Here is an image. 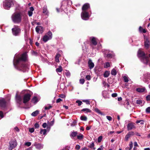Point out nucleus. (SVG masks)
<instances>
[{
	"instance_id": "1",
	"label": "nucleus",
	"mask_w": 150,
	"mask_h": 150,
	"mask_svg": "<svg viewBox=\"0 0 150 150\" xmlns=\"http://www.w3.org/2000/svg\"><path fill=\"white\" fill-rule=\"evenodd\" d=\"M27 58L26 53L23 54L20 58L16 54L15 55L13 60V64L15 67L18 70L25 72L28 71L29 69L28 65L24 62Z\"/></svg>"
},
{
	"instance_id": "2",
	"label": "nucleus",
	"mask_w": 150,
	"mask_h": 150,
	"mask_svg": "<svg viewBox=\"0 0 150 150\" xmlns=\"http://www.w3.org/2000/svg\"><path fill=\"white\" fill-rule=\"evenodd\" d=\"M22 14L21 13H15L11 16L13 22L15 23H19L22 21Z\"/></svg>"
},
{
	"instance_id": "3",
	"label": "nucleus",
	"mask_w": 150,
	"mask_h": 150,
	"mask_svg": "<svg viewBox=\"0 0 150 150\" xmlns=\"http://www.w3.org/2000/svg\"><path fill=\"white\" fill-rule=\"evenodd\" d=\"M52 38V33L51 32L49 31L43 36L42 40L44 42H46L48 40L51 39Z\"/></svg>"
},
{
	"instance_id": "4",
	"label": "nucleus",
	"mask_w": 150,
	"mask_h": 150,
	"mask_svg": "<svg viewBox=\"0 0 150 150\" xmlns=\"http://www.w3.org/2000/svg\"><path fill=\"white\" fill-rule=\"evenodd\" d=\"M13 1L11 0H6L3 3V7L5 9H8L13 5Z\"/></svg>"
},
{
	"instance_id": "5",
	"label": "nucleus",
	"mask_w": 150,
	"mask_h": 150,
	"mask_svg": "<svg viewBox=\"0 0 150 150\" xmlns=\"http://www.w3.org/2000/svg\"><path fill=\"white\" fill-rule=\"evenodd\" d=\"M12 30L13 34L15 36L18 35L21 32V29L18 26H14Z\"/></svg>"
},
{
	"instance_id": "6",
	"label": "nucleus",
	"mask_w": 150,
	"mask_h": 150,
	"mask_svg": "<svg viewBox=\"0 0 150 150\" xmlns=\"http://www.w3.org/2000/svg\"><path fill=\"white\" fill-rule=\"evenodd\" d=\"M17 145V142L16 140H13L10 142L8 149L11 150L15 148Z\"/></svg>"
},
{
	"instance_id": "7",
	"label": "nucleus",
	"mask_w": 150,
	"mask_h": 150,
	"mask_svg": "<svg viewBox=\"0 0 150 150\" xmlns=\"http://www.w3.org/2000/svg\"><path fill=\"white\" fill-rule=\"evenodd\" d=\"M82 18L85 20H88L90 16L88 12L87 11H83L82 12L81 15Z\"/></svg>"
},
{
	"instance_id": "8",
	"label": "nucleus",
	"mask_w": 150,
	"mask_h": 150,
	"mask_svg": "<svg viewBox=\"0 0 150 150\" xmlns=\"http://www.w3.org/2000/svg\"><path fill=\"white\" fill-rule=\"evenodd\" d=\"M71 2L70 1H63L62 3L61 7L62 9L66 7L67 5H71Z\"/></svg>"
},
{
	"instance_id": "9",
	"label": "nucleus",
	"mask_w": 150,
	"mask_h": 150,
	"mask_svg": "<svg viewBox=\"0 0 150 150\" xmlns=\"http://www.w3.org/2000/svg\"><path fill=\"white\" fill-rule=\"evenodd\" d=\"M31 95L29 93L25 94L23 97V103H25L28 102L30 99Z\"/></svg>"
},
{
	"instance_id": "10",
	"label": "nucleus",
	"mask_w": 150,
	"mask_h": 150,
	"mask_svg": "<svg viewBox=\"0 0 150 150\" xmlns=\"http://www.w3.org/2000/svg\"><path fill=\"white\" fill-rule=\"evenodd\" d=\"M136 128V126L134 124L132 123H129L127 125V129L128 131L131 130L132 129H135Z\"/></svg>"
},
{
	"instance_id": "11",
	"label": "nucleus",
	"mask_w": 150,
	"mask_h": 150,
	"mask_svg": "<svg viewBox=\"0 0 150 150\" xmlns=\"http://www.w3.org/2000/svg\"><path fill=\"white\" fill-rule=\"evenodd\" d=\"M149 58L145 55L144 57L140 59L141 62L145 64H147L149 61Z\"/></svg>"
},
{
	"instance_id": "12",
	"label": "nucleus",
	"mask_w": 150,
	"mask_h": 150,
	"mask_svg": "<svg viewBox=\"0 0 150 150\" xmlns=\"http://www.w3.org/2000/svg\"><path fill=\"white\" fill-rule=\"evenodd\" d=\"M35 30L38 33H42L43 31V28L41 26H38L36 27Z\"/></svg>"
},
{
	"instance_id": "13",
	"label": "nucleus",
	"mask_w": 150,
	"mask_h": 150,
	"mask_svg": "<svg viewBox=\"0 0 150 150\" xmlns=\"http://www.w3.org/2000/svg\"><path fill=\"white\" fill-rule=\"evenodd\" d=\"M134 134V132H129L125 136V140L126 141H128L129 138L131 136H133Z\"/></svg>"
},
{
	"instance_id": "14",
	"label": "nucleus",
	"mask_w": 150,
	"mask_h": 150,
	"mask_svg": "<svg viewBox=\"0 0 150 150\" xmlns=\"http://www.w3.org/2000/svg\"><path fill=\"white\" fill-rule=\"evenodd\" d=\"M16 101L17 103L19 104H21L22 103V98L20 96H18L17 93H16Z\"/></svg>"
},
{
	"instance_id": "15",
	"label": "nucleus",
	"mask_w": 150,
	"mask_h": 150,
	"mask_svg": "<svg viewBox=\"0 0 150 150\" xmlns=\"http://www.w3.org/2000/svg\"><path fill=\"white\" fill-rule=\"evenodd\" d=\"M145 55L144 53L142 51L141 49H139L138 52V57L141 58H142Z\"/></svg>"
},
{
	"instance_id": "16",
	"label": "nucleus",
	"mask_w": 150,
	"mask_h": 150,
	"mask_svg": "<svg viewBox=\"0 0 150 150\" xmlns=\"http://www.w3.org/2000/svg\"><path fill=\"white\" fill-rule=\"evenodd\" d=\"M90 7L89 4L88 3H86L83 5L82 8V11H87V10Z\"/></svg>"
},
{
	"instance_id": "17",
	"label": "nucleus",
	"mask_w": 150,
	"mask_h": 150,
	"mask_svg": "<svg viewBox=\"0 0 150 150\" xmlns=\"http://www.w3.org/2000/svg\"><path fill=\"white\" fill-rule=\"evenodd\" d=\"M88 65L90 69H91L93 68L94 66V63L92 62L91 59H89L88 61Z\"/></svg>"
},
{
	"instance_id": "18",
	"label": "nucleus",
	"mask_w": 150,
	"mask_h": 150,
	"mask_svg": "<svg viewBox=\"0 0 150 150\" xmlns=\"http://www.w3.org/2000/svg\"><path fill=\"white\" fill-rule=\"evenodd\" d=\"M6 102L4 100H0V106L2 108H4L6 106Z\"/></svg>"
},
{
	"instance_id": "19",
	"label": "nucleus",
	"mask_w": 150,
	"mask_h": 150,
	"mask_svg": "<svg viewBox=\"0 0 150 150\" xmlns=\"http://www.w3.org/2000/svg\"><path fill=\"white\" fill-rule=\"evenodd\" d=\"M34 10V8L32 7H31L30 8V10L28 11V16H31L33 14V12Z\"/></svg>"
},
{
	"instance_id": "20",
	"label": "nucleus",
	"mask_w": 150,
	"mask_h": 150,
	"mask_svg": "<svg viewBox=\"0 0 150 150\" xmlns=\"http://www.w3.org/2000/svg\"><path fill=\"white\" fill-rule=\"evenodd\" d=\"M144 45L146 47L148 48L149 45V42L147 38L146 39L144 42Z\"/></svg>"
},
{
	"instance_id": "21",
	"label": "nucleus",
	"mask_w": 150,
	"mask_h": 150,
	"mask_svg": "<svg viewBox=\"0 0 150 150\" xmlns=\"http://www.w3.org/2000/svg\"><path fill=\"white\" fill-rule=\"evenodd\" d=\"M35 146L36 148L38 149H40L43 148V145L40 144H35L34 145Z\"/></svg>"
},
{
	"instance_id": "22",
	"label": "nucleus",
	"mask_w": 150,
	"mask_h": 150,
	"mask_svg": "<svg viewBox=\"0 0 150 150\" xmlns=\"http://www.w3.org/2000/svg\"><path fill=\"white\" fill-rule=\"evenodd\" d=\"M91 38V42L93 45H96L97 44V42L96 41V39L94 37Z\"/></svg>"
},
{
	"instance_id": "23",
	"label": "nucleus",
	"mask_w": 150,
	"mask_h": 150,
	"mask_svg": "<svg viewBox=\"0 0 150 150\" xmlns=\"http://www.w3.org/2000/svg\"><path fill=\"white\" fill-rule=\"evenodd\" d=\"M43 12L46 15H48V12L47 10L46 6H44L43 9Z\"/></svg>"
},
{
	"instance_id": "24",
	"label": "nucleus",
	"mask_w": 150,
	"mask_h": 150,
	"mask_svg": "<svg viewBox=\"0 0 150 150\" xmlns=\"http://www.w3.org/2000/svg\"><path fill=\"white\" fill-rule=\"evenodd\" d=\"M77 134V132H73L70 134V136L72 138H74L76 136Z\"/></svg>"
},
{
	"instance_id": "25",
	"label": "nucleus",
	"mask_w": 150,
	"mask_h": 150,
	"mask_svg": "<svg viewBox=\"0 0 150 150\" xmlns=\"http://www.w3.org/2000/svg\"><path fill=\"white\" fill-rule=\"evenodd\" d=\"M32 102L34 103H36L38 101V99L36 96H34L32 99Z\"/></svg>"
},
{
	"instance_id": "26",
	"label": "nucleus",
	"mask_w": 150,
	"mask_h": 150,
	"mask_svg": "<svg viewBox=\"0 0 150 150\" xmlns=\"http://www.w3.org/2000/svg\"><path fill=\"white\" fill-rule=\"evenodd\" d=\"M108 51L107 50H106L104 52V54L105 55V56L108 57H112V54H108L107 53Z\"/></svg>"
},
{
	"instance_id": "27",
	"label": "nucleus",
	"mask_w": 150,
	"mask_h": 150,
	"mask_svg": "<svg viewBox=\"0 0 150 150\" xmlns=\"http://www.w3.org/2000/svg\"><path fill=\"white\" fill-rule=\"evenodd\" d=\"M81 111L84 112L85 113L91 112V110L87 108H83L81 110Z\"/></svg>"
},
{
	"instance_id": "28",
	"label": "nucleus",
	"mask_w": 150,
	"mask_h": 150,
	"mask_svg": "<svg viewBox=\"0 0 150 150\" xmlns=\"http://www.w3.org/2000/svg\"><path fill=\"white\" fill-rule=\"evenodd\" d=\"M145 88H138L136 89V91L140 93H142L145 91Z\"/></svg>"
},
{
	"instance_id": "29",
	"label": "nucleus",
	"mask_w": 150,
	"mask_h": 150,
	"mask_svg": "<svg viewBox=\"0 0 150 150\" xmlns=\"http://www.w3.org/2000/svg\"><path fill=\"white\" fill-rule=\"evenodd\" d=\"M63 70V69L62 67L61 66H59L58 67V68L56 69V71L57 73L61 72Z\"/></svg>"
},
{
	"instance_id": "30",
	"label": "nucleus",
	"mask_w": 150,
	"mask_h": 150,
	"mask_svg": "<svg viewBox=\"0 0 150 150\" xmlns=\"http://www.w3.org/2000/svg\"><path fill=\"white\" fill-rule=\"evenodd\" d=\"M47 132V130L46 129H40V134H43L45 135Z\"/></svg>"
},
{
	"instance_id": "31",
	"label": "nucleus",
	"mask_w": 150,
	"mask_h": 150,
	"mask_svg": "<svg viewBox=\"0 0 150 150\" xmlns=\"http://www.w3.org/2000/svg\"><path fill=\"white\" fill-rule=\"evenodd\" d=\"M60 55L59 54H57L55 57V61L57 62H59V58L60 57Z\"/></svg>"
},
{
	"instance_id": "32",
	"label": "nucleus",
	"mask_w": 150,
	"mask_h": 150,
	"mask_svg": "<svg viewBox=\"0 0 150 150\" xmlns=\"http://www.w3.org/2000/svg\"><path fill=\"white\" fill-rule=\"evenodd\" d=\"M144 76L145 78L147 79H150V74L148 73H146L144 75Z\"/></svg>"
},
{
	"instance_id": "33",
	"label": "nucleus",
	"mask_w": 150,
	"mask_h": 150,
	"mask_svg": "<svg viewBox=\"0 0 150 150\" xmlns=\"http://www.w3.org/2000/svg\"><path fill=\"white\" fill-rule=\"evenodd\" d=\"M39 111L38 110H37L33 112L32 114L31 115L33 116H36L39 114Z\"/></svg>"
},
{
	"instance_id": "34",
	"label": "nucleus",
	"mask_w": 150,
	"mask_h": 150,
	"mask_svg": "<svg viewBox=\"0 0 150 150\" xmlns=\"http://www.w3.org/2000/svg\"><path fill=\"white\" fill-rule=\"evenodd\" d=\"M139 30L140 32H142L145 33L146 32V31L145 29H143L141 26H140L139 28Z\"/></svg>"
},
{
	"instance_id": "35",
	"label": "nucleus",
	"mask_w": 150,
	"mask_h": 150,
	"mask_svg": "<svg viewBox=\"0 0 150 150\" xmlns=\"http://www.w3.org/2000/svg\"><path fill=\"white\" fill-rule=\"evenodd\" d=\"M110 74V72L108 71H106L103 74L104 76L105 77H107Z\"/></svg>"
},
{
	"instance_id": "36",
	"label": "nucleus",
	"mask_w": 150,
	"mask_h": 150,
	"mask_svg": "<svg viewBox=\"0 0 150 150\" xmlns=\"http://www.w3.org/2000/svg\"><path fill=\"white\" fill-rule=\"evenodd\" d=\"M95 112H97V113L100 114L101 115H103V114L102 112H101L100 110L97 108H95Z\"/></svg>"
},
{
	"instance_id": "37",
	"label": "nucleus",
	"mask_w": 150,
	"mask_h": 150,
	"mask_svg": "<svg viewBox=\"0 0 150 150\" xmlns=\"http://www.w3.org/2000/svg\"><path fill=\"white\" fill-rule=\"evenodd\" d=\"M111 74L112 75H116L117 74V72L116 70L114 69H113L111 71Z\"/></svg>"
},
{
	"instance_id": "38",
	"label": "nucleus",
	"mask_w": 150,
	"mask_h": 150,
	"mask_svg": "<svg viewBox=\"0 0 150 150\" xmlns=\"http://www.w3.org/2000/svg\"><path fill=\"white\" fill-rule=\"evenodd\" d=\"M83 137V135L81 134L77 136V138L78 139L80 140H81Z\"/></svg>"
},
{
	"instance_id": "39",
	"label": "nucleus",
	"mask_w": 150,
	"mask_h": 150,
	"mask_svg": "<svg viewBox=\"0 0 150 150\" xmlns=\"http://www.w3.org/2000/svg\"><path fill=\"white\" fill-rule=\"evenodd\" d=\"M123 79L125 82H127L129 81V78L127 76H125L123 77Z\"/></svg>"
},
{
	"instance_id": "40",
	"label": "nucleus",
	"mask_w": 150,
	"mask_h": 150,
	"mask_svg": "<svg viewBox=\"0 0 150 150\" xmlns=\"http://www.w3.org/2000/svg\"><path fill=\"white\" fill-rule=\"evenodd\" d=\"M81 119L83 121H86L87 120V117L85 116H81L80 117Z\"/></svg>"
},
{
	"instance_id": "41",
	"label": "nucleus",
	"mask_w": 150,
	"mask_h": 150,
	"mask_svg": "<svg viewBox=\"0 0 150 150\" xmlns=\"http://www.w3.org/2000/svg\"><path fill=\"white\" fill-rule=\"evenodd\" d=\"M110 66V64L108 62H107L105 63V65H104V67L107 68L109 67Z\"/></svg>"
},
{
	"instance_id": "42",
	"label": "nucleus",
	"mask_w": 150,
	"mask_h": 150,
	"mask_svg": "<svg viewBox=\"0 0 150 150\" xmlns=\"http://www.w3.org/2000/svg\"><path fill=\"white\" fill-rule=\"evenodd\" d=\"M65 74L66 76L67 77H69L70 76V73L69 72V71H68L67 70L66 71V72L65 73Z\"/></svg>"
},
{
	"instance_id": "43",
	"label": "nucleus",
	"mask_w": 150,
	"mask_h": 150,
	"mask_svg": "<svg viewBox=\"0 0 150 150\" xmlns=\"http://www.w3.org/2000/svg\"><path fill=\"white\" fill-rule=\"evenodd\" d=\"M103 138V137L101 136L99 137L98 138V143L100 142Z\"/></svg>"
},
{
	"instance_id": "44",
	"label": "nucleus",
	"mask_w": 150,
	"mask_h": 150,
	"mask_svg": "<svg viewBox=\"0 0 150 150\" xmlns=\"http://www.w3.org/2000/svg\"><path fill=\"white\" fill-rule=\"evenodd\" d=\"M83 101V102L86 103L87 104H90V102L88 100H84Z\"/></svg>"
},
{
	"instance_id": "45",
	"label": "nucleus",
	"mask_w": 150,
	"mask_h": 150,
	"mask_svg": "<svg viewBox=\"0 0 150 150\" xmlns=\"http://www.w3.org/2000/svg\"><path fill=\"white\" fill-rule=\"evenodd\" d=\"M76 103H78V105L79 106L81 105L82 103V102L81 101L79 100H76Z\"/></svg>"
},
{
	"instance_id": "46",
	"label": "nucleus",
	"mask_w": 150,
	"mask_h": 150,
	"mask_svg": "<svg viewBox=\"0 0 150 150\" xmlns=\"http://www.w3.org/2000/svg\"><path fill=\"white\" fill-rule=\"evenodd\" d=\"M59 97L61 98H64L66 97V96L64 94H62L59 95Z\"/></svg>"
},
{
	"instance_id": "47",
	"label": "nucleus",
	"mask_w": 150,
	"mask_h": 150,
	"mask_svg": "<svg viewBox=\"0 0 150 150\" xmlns=\"http://www.w3.org/2000/svg\"><path fill=\"white\" fill-rule=\"evenodd\" d=\"M31 143L30 142H26L25 143V144L28 146H29L31 145Z\"/></svg>"
},
{
	"instance_id": "48",
	"label": "nucleus",
	"mask_w": 150,
	"mask_h": 150,
	"mask_svg": "<svg viewBox=\"0 0 150 150\" xmlns=\"http://www.w3.org/2000/svg\"><path fill=\"white\" fill-rule=\"evenodd\" d=\"M80 83L81 84H83L85 80L84 79H81L79 81Z\"/></svg>"
},
{
	"instance_id": "49",
	"label": "nucleus",
	"mask_w": 150,
	"mask_h": 150,
	"mask_svg": "<svg viewBox=\"0 0 150 150\" xmlns=\"http://www.w3.org/2000/svg\"><path fill=\"white\" fill-rule=\"evenodd\" d=\"M136 103L137 104L142 105V102L141 100H137Z\"/></svg>"
},
{
	"instance_id": "50",
	"label": "nucleus",
	"mask_w": 150,
	"mask_h": 150,
	"mask_svg": "<svg viewBox=\"0 0 150 150\" xmlns=\"http://www.w3.org/2000/svg\"><path fill=\"white\" fill-rule=\"evenodd\" d=\"M141 122H142L141 123V124H144V122H143V121L142 120H137L136 121V123L137 124H138V123H140Z\"/></svg>"
},
{
	"instance_id": "51",
	"label": "nucleus",
	"mask_w": 150,
	"mask_h": 150,
	"mask_svg": "<svg viewBox=\"0 0 150 150\" xmlns=\"http://www.w3.org/2000/svg\"><path fill=\"white\" fill-rule=\"evenodd\" d=\"M76 121L75 120H74L73 122L72 123H71V126H74L76 125Z\"/></svg>"
},
{
	"instance_id": "52",
	"label": "nucleus",
	"mask_w": 150,
	"mask_h": 150,
	"mask_svg": "<svg viewBox=\"0 0 150 150\" xmlns=\"http://www.w3.org/2000/svg\"><path fill=\"white\" fill-rule=\"evenodd\" d=\"M146 112L147 113L150 112V107H148L146 110Z\"/></svg>"
},
{
	"instance_id": "53",
	"label": "nucleus",
	"mask_w": 150,
	"mask_h": 150,
	"mask_svg": "<svg viewBox=\"0 0 150 150\" xmlns=\"http://www.w3.org/2000/svg\"><path fill=\"white\" fill-rule=\"evenodd\" d=\"M86 79L89 80L91 79V76L90 75H87L86 77Z\"/></svg>"
},
{
	"instance_id": "54",
	"label": "nucleus",
	"mask_w": 150,
	"mask_h": 150,
	"mask_svg": "<svg viewBox=\"0 0 150 150\" xmlns=\"http://www.w3.org/2000/svg\"><path fill=\"white\" fill-rule=\"evenodd\" d=\"M29 131L31 133H33L34 131V129L33 128H29Z\"/></svg>"
},
{
	"instance_id": "55",
	"label": "nucleus",
	"mask_w": 150,
	"mask_h": 150,
	"mask_svg": "<svg viewBox=\"0 0 150 150\" xmlns=\"http://www.w3.org/2000/svg\"><path fill=\"white\" fill-rule=\"evenodd\" d=\"M80 148V146L79 145H76L75 147V149L77 150H79Z\"/></svg>"
},
{
	"instance_id": "56",
	"label": "nucleus",
	"mask_w": 150,
	"mask_h": 150,
	"mask_svg": "<svg viewBox=\"0 0 150 150\" xmlns=\"http://www.w3.org/2000/svg\"><path fill=\"white\" fill-rule=\"evenodd\" d=\"M62 101V100L60 98H59L57 100L56 102L57 103H59Z\"/></svg>"
},
{
	"instance_id": "57",
	"label": "nucleus",
	"mask_w": 150,
	"mask_h": 150,
	"mask_svg": "<svg viewBox=\"0 0 150 150\" xmlns=\"http://www.w3.org/2000/svg\"><path fill=\"white\" fill-rule=\"evenodd\" d=\"M94 146V143L93 142L89 146L90 148H92Z\"/></svg>"
},
{
	"instance_id": "58",
	"label": "nucleus",
	"mask_w": 150,
	"mask_h": 150,
	"mask_svg": "<svg viewBox=\"0 0 150 150\" xmlns=\"http://www.w3.org/2000/svg\"><path fill=\"white\" fill-rule=\"evenodd\" d=\"M34 126L36 128H38L39 127V125L37 123H36L35 124Z\"/></svg>"
},
{
	"instance_id": "59",
	"label": "nucleus",
	"mask_w": 150,
	"mask_h": 150,
	"mask_svg": "<svg viewBox=\"0 0 150 150\" xmlns=\"http://www.w3.org/2000/svg\"><path fill=\"white\" fill-rule=\"evenodd\" d=\"M106 117L107 119L109 121H111L112 120V117L110 116H107Z\"/></svg>"
},
{
	"instance_id": "60",
	"label": "nucleus",
	"mask_w": 150,
	"mask_h": 150,
	"mask_svg": "<svg viewBox=\"0 0 150 150\" xmlns=\"http://www.w3.org/2000/svg\"><path fill=\"white\" fill-rule=\"evenodd\" d=\"M129 147L130 149H132L133 147V143L132 142H131L129 144Z\"/></svg>"
},
{
	"instance_id": "61",
	"label": "nucleus",
	"mask_w": 150,
	"mask_h": 150,
	"mask_svg": "<svg viewBox=\"0 0 150 150\" xmlns=\"http://www.w3.org/2000/svg\"><path fill=\"white\" fill-rule=\"evenodd\" d=\"M51 108H52V106H45V110H49Z\"/></svg>"
},
{
	"instance_id": "62",
	"label": "nucleus",
	"mask_w": 150,
	"mask_h": 150,
	"mask_svg": "<svg viewBox=\"0 0 150 150\" xmlns=\"http://www.w3.org/2000/svg\"><path fill=\"white\" fill-rule=\"evenodd\" d=\"M0 117H1V118L4 117L3 113L1 111H0Z\"/></svg>"
},
{
	"instance_id": "63",
	"label": "nucleus",
	"mask_w": 150,
	"mask_h": 150,
	"mask_svg": "<svg viewBox=\"0 0 150 150\" xmlns=\"http://www.w3.org/2000/svg\"><path fill=\"white\" fill-rule=\"evenodd\" d=\"M112 97H115L117 96V94L116 93H113L112 94Z\"/></svg>"
},
{
	"instance_id": "64",
	"label": "nucleus",
	"mask_w": 150,
	"mask_h": 150,
	"mask_svg": "<svg viewBox=\"0 0 150 150\" xmlns=\"http://www.w3.org/2000/svg\"><path fill=\"white\" fill-rule=\"evenodd\" d=\"M146 99L147 100H150V95H148L146 97Z\"/></svg>"
}]
</instances>
